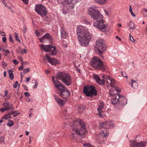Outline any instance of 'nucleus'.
I'll use <instances>...</instances> for the list:
<instances>
[{"label":"nucleus","instance_id":"nucleus-28","mask_svg":"<svg viewBox=\"0 0 147 147\" xmlns=\"http://www.w3.org/2000/svg\"><path fill=\"white\" fill-rule=\"evenodd\" d=\"M80 120L79 119H77L73 121V124L71 125V126H77L79 124L80 122Z\"/></svg>","mask_w":147,"mask_h":147},{"label":"nucleus","instance_id":"nucleus-54","mask_svg":"<svg viewBox=\"0 0 147 147\" xmlns=\"http://www.w3.org/2000/svg\"><path fill=\"white\" fill-rule=\"evenodd\" d=\"M7 111V110L5 108H2L0 109V111L2 112H3L5 111Z\"/></svg>","mask_w":147,"mask_h":147},{"label":"nucleus","instance_id":"nucleus-4","mask_svg":"<svg viewBox=\"0 0 147 147\" xmlns=\"http://www.w3.org/2000/svg\"><path fill=\"white\" fill-rule=\"evenodd\" d=\"M94 77L96 82L98 84L102 85L105 83L106 84L107 86H110L112 87L114 86L115 81L110 76L104 77L103 80H101L98 76L97 75H94Z\"/></svg>","mask_w":147,"mask_h":147},{"label":"nucleus","instance_id":"nucleus-22","mask_svg":"<svg viewBox=\"0 0 147 147\" xmlns=\"http://www.w3.org/2000/svg\"><path fill=\"white\" fill-rule=\"evenodd\" d=\"M81 0H64L65 3L67 4H72L73 5L75 4L77 2Z\"/></svg>","mask_w":147,"mask_h":147},{"label":"nucleus","instance_id":"nucleus-42","mask_svg":"<svg viewBox=\"0 0 147 147\" xmlns=\"http://www.w3.org/2000/svg\"><path fill=\"white\" fill-rule=\"evenodd\" d=\"M16 51L17 52V53H19L20 52H20H21V53H22V54L23 53V51L20 48L16 50Z\"/></svg>","mask_w":147,"mask_h":147},{"label":"nucleus","instance_id":"nucleus-34","mask_svg":"<svg viewBox=\"0 0 147 147\" xmlns=\"http://www.w3.org/2000/svg\"><path fill=\"white\" fill-rule=\"evenodd\" d=\"M109 94L111 96H114V95H116L117 94H115V93H114V91L113 90L110 89L109 92Z\"/></svg>","mask_w":147,"mask_h":147},{"label":"nucleus","instance_id":"nucleus-58","mask_svg":"<svg viewBox=\"0 0 147 147\" xmlns=\"http://www.w3.org/2000/svg\"><path fill=\"white\" fill-rule=\"evenodd\" d=\"M22 1L26 4H28V0H22Z\"/></svg>","mask_w":147,"mask_h":147},{"label":"nucleus","instance_id":"nucleus-9","mask_svg":"<svg viewBox=\"0 0 147 147\" xmlns=\"http://www.w3.org/2000/svg\"><path fill=\"white\" fill-rule=\"evenodd\" d=\"M35 10L42 17L45 16L47 14L46 8L41 4L36 5L35 7Z\"/></svg>","mask_w":147,"mask_h":147},{"label":"nucleus","instance_id":"nucleus-11","mask_svg":"<svg viewBox=\"0 0 147 147\" xmlns=\"http://www.w3.org/2000/svg\"><path fill=\"white\" fill-rule=\"evenodd\" d=\"M115 125L112 120H107L102 123H100L99 127L102 128L105 127V129H107V127L113 128L114 127Z\"/></svg>","mask_w":147,"mask_h":147},{"label":"nucleus","instance_id":"nucleus-27","mask_svg":"<svg viewBox=\"0 0 147 147\" xmlns=\"http://www.w3.org/2000/svg\"><path fill=\"white\" fill-rule=\"evenodd\" d=\"M10 115H11V112H9L7 114L5 115L2 118L6 120H7L9 119H11V116H10Z\"/></svg>","mask_w":147,"mask_h":147},{"label":"nucleus","instance_id":"nucleus-3","mask_svg":"<svg viewBox=\"0 0 147 147\" xmlns=\"http://www.w3.org/2000/svg\"><path fill=\"white\" fill-rule=\"evenodd\" d=\"M56 77L67 86H70L72 84L71 76L68 73L60 72L57 74Z\"/></svg>","mask_w":147,"mask_h":147},{"label":"nucleus","instance_id":"nucleus-40","mask_svg":"<svg viewBox=\"0 0 147 147\" xmlns=\"http://www.w3.org/2000/svg\"><path fill=\"white\" fill-rule=\"evenodd\" d=\"M24 74H26L30 71V69L29 68H27L24 69Z\"/></svg>","mask_w":147,"mask_h":147},{"label":"nucleus","instance_id":"nucleus-24","mask_svg":"<svg viewBox=\"0 0 147 147\" xmlns=\"http://www.w3.org/2000/svg\"><path fill=\"white\" fill-rule=\"evenodd\" d=\"M108 134V133H107L106 131H103L99 134V135L100 136V137L103 138L107 136Z\"/></svg>","mask_w":147,"mask_h":147},{"label":"nucleus","instance_id":"nucleus-14","mask_svg":"<svg viewBox=\"0 0 147 147\" xmlns=\"http://www.w3.org/2000/svg\"><path fill=\"white\" fill-rule=\"evenodd\" d=\"M59 94L61 98L63 99H66L69 96L70 92L67 88H65L64 90L60 92Z\"/></svg>","mask_w":147,"mask_h":147},{"label":"nucleus","instance_id":"nucleus-35","mask_svg":"<svg viewBox=\"0 0 147 147\" xmlns=\"http://www.w3.org/2000/svg\"><path fill=\"white\" fill-rule=\"evenodd\" d=\"M3 51L4 52V55L5 56H6L9 53V51L8 50L3 49Z\"/></svg>","mask_w":147,"mask_h":147},{"label":"nucleus","instance_id":"nucleus-53","mask_svg":"<svg viewBox=\"0 0 147 147\" xmlns=\"http://www.w3.org/2000/svg\"><path fill=\"white\" fill-rule=\"evenodd\" d=\"M115 90L117 92H120L121 91L120 89L118 88L117 87H115Z\"/></svg>","mask_w":147,"mask_h":147},{"label":"nucleus","instance_id":"nucleus-17","mask_svg":"<svg viewBox=\"0 0 147 147\" xmlns=\"http://www.w3.org/2000/svg\"><path fill=\"white\" fill-rule=\"evenodd\" d=\"M53 96L55 101L59 105L61 106L64 105V101L59 98L58 96L55 94H54L53 95Z\"/></svg>","mask_w":147,"mask_h":147},{"label":"nucleus","instance_id":"nucleus-56","mask_svg":"<svg viewBox=\"0 0 147 147\" xmlns=\"http://www.w3.org/2000/svg\"><path fill=\"white\" fill-rule=\"evenodd\" d=\"M123 76L124 77L126 78H127V76L126 74L125 73H123V72H121Z\"/></svg>","mask_w":147,"mask_h":147},{"label":"nucleus","instance_id":"nucleus-55","mask_svg":"<svg viewBox=\"0 0 147 147\" xmlns=\"http://www.w3.org/2000/svg\"><path fill=\"white\" fill-rule=\"evenodd\" d=\"M13 62L14 63V64L16 65L19 63V62L16 59H14L13 60Z\"/></svg>","mask_w":147,"mask_h":147},{"label":"nucleus","instance_id":"nucleus-39","mask_svg":"<svg viewBox=\"0 0 147 147\" xmlns=\"http://www.w3.org/2000/svg\"><path fill=\"white\" fill-rule=\"evenodd\" d=\"M104 108V105L103 104H101L97 108L98 111H101V110L103 109Z\"/></svg>","mask_w":147,"mask_h":147},{"label":"nucleus","instance_id":"nucleus-64","mask_svg":"<svg viewBox=\"0 0 147 147\" xmlns=\"http://www.w3.org/2000/svg\"><path fill=\"white\" fill-rule=\"evenodd\" d=\"M98 115L100 117H102L101 114V111H98Z\"/></svg>","mask_w":147,"mask_h":147},{"label":"nucleus","instance_id":"nucleus-31","mask_svg":"<svg viewBox=\"0 0 147 147\" xmlns=\"http://www.w3.org/2000/svg\"><path fill=\"white\" fill-rule=\"evenodd\" d=\"M97 141L98 143L100 144H101L104 142L103 138H102V137H101L100 138L97 139Z\"/></svg>","mask_w":147,"mask_h":147},{"label":"nucleus","instance_id":"nucleus-61","mask_svg":"<svg viewBox=\"0 0 147 147\" xmlns=\"http://www.w3.org/2000/svg\"><path fill=\"white\" fill-rule=\"evenodd\" d=\"M104 11H105V14L106 15H107L108 16H109V13L108 11L105 10Z\"/></svg>","mask_w":147,"mask_h":147},{"label":"nucleus","instance_id":"nucleus-2","mask_svg":"<svg viewBox=\"0 0 147 147\" xmlns=\"http://www.w3.org/2000/svg\"><path fill=\"white\" fill-rule=\"evenodd\" d=\"M76 30L78 40L80 45L84 47L88 46L92 35L87 30V28L82 26H78Z\"/></svg>","mask_w":147,"mask_h":147},{"label":"nucleus","instance_id":"nucleus-29","mask_svg":"<svg viewBox=\"0 0 147 147\" xmlns=\"http://www.w3.org/2000/svg\"><path fill=\"white\" fill-rule=\"evenodd\" d=\"M95 1L98 4H103L105 3L106 0H95Z\"/></svg>","mask_w":147,"mask_h":147},{"label":"nucleus","instance_id":"nucleus-43","mask_svg":"<svg viewBox=\"0 0 147 147\" xmlns=\"http://www.w3.org/2000/svg\"><path fill=\"white\" fill-rule=\"evenodd\" d=\"M4 138L3 137H1L0 138V143H4Z\"/></svg>","mask_w":147,"mask_h":147},{"label":"nucleus","instance_id":"nucleus-52","mask_svg":"<svg viewBox=\"0 0 147 147\" xmlns=\"http://www.w3.org/2000/svg\"><path fill=\"white\" fill-rule=\"evenodd\" d=\"M4 36V37L2 38V41L3 42H5L7 40V39L6 38V36Z\"/></svg>","mask_w":147,"mask_h":147},{"label":"nucleus","instance_id":"nucleus-7","mask_svg":"<svg viewBox=\"0 0 147 147\" xmlns=\"http://www.w3.org/2000/svg\"><path fill=\"white\" fill-rule=\"evenodd\" d=\"M40 47L46 52L51 51L50 54L51 55H56L58 52L55 46H52L51 45H45L42 44L40 45Z\"/></svg>","mask_w":147,"mask_h":147},{"label":"nucleus","instance_id":"nucleus-48","mask_svg":"<svg viewBox=\"0 0 147 147\" xmlns=\"http://www.w3.org/2000/svg\"><path fill=\"white\" fill-rule=\"evenodd\" d=\"M38 83L36 80V82H35V85H34L33 86V88H37V86L38 85Z\"/></svg>","mask_w":147,"mask_h":147},{"label":"nucleus","instance_id":"nucleus-23","mask_svg":"<svg viewBox=\"0 0 147 147\" xmlns=\"http://www.w3.org/2000/svg\"><path fill=\"white\" fill-rule=\"evenodd\" d=\"M135 25L134 24L133 22H130L128 26L129 27V28L130 31L131 30L133 31L135 29V28L134 27Z\"/></svg>","mask_w":147,"mask_h":147},{"label":"nucleus","instance_id":"nucleus-16","mask_svg":"<svg viewBox=\"0 0 147 147\" xmlns=\"http://www.w3.org/2000/svg\"><path fill=\"white\" fill-rule=\"evenodd\" d=\"M118 97L119 98V101H120V102L119 103L120 105L123 106L127 104V100L125 97L121 95L118 96Z\"/></svg>","mask_w":147,"mask_h":147},{"label":"nucleus","instance_id":"nucleus-10","mask_svg":"<svg viewBox=\"0 0 147 147\" xmlns=\"http://www.w3.org/2000/svg\"><path fill=\"white\" fill-rule=\"evenodd\" d=\"M87 132L86 129H73L71 135L73 139H77L76 134L80 136H84Z\"/></svg>","mask_w":147,"mask_h":147},{"label":"nucleus","instance_id":"nucleus-1","mask_svg":"<svg viewBox=\"0 0 147 147\" xmlns=\"http://www.w3.org/2000/svg\"><path fill=\"white\" fill-rule=\"evenodd\" d=\"M88 13L90 16L91 18L95 20H97L99 19H101L93 23V25L94 27L102 30L105 29L108 26L107 24H104L105 21L102 19L103 16L101 14L98 9L93 7H90L88 9Z\"/></svg>","mask_w":147,"mask_h":147},{"label":"nucleus","instance_id":"nucleus-37","mask_svg":"<svg viewBox=\"0 0 147 147\" xmlns=\"http://www.w3.org/2000/svg\"><path fill=\"white\" fill-rule=\"evenodd\" d=\"M83 145L84 147H94L89 143L83 144Z\"/></svg>","mask_w":147,"mask_h":147},{"label":"nucleus","instance_id":"nucleus-62","mask_svg":"<svg viewBox=\"0 0 147 147\" xmlns=\"http://www.w3.org/2000/svg\"><path fill=\"white\" fill-rule=\"evenodd\" d=\"M17 111H12L11 112V115H12L14 113H16Z\"/></svg>","mask_w":147,"mask_h":147},{"label":"nucleus","instance_id":"nucleus-19","mask_svg":"<svg viewBox=\"0 0 147 147\" xmlns=\"http://www.w3.org/2000/svg\"><path fill=\"white\" fill-rule=\"evenodd\" d=\"M55 86L57 88L59 89L60 92L64 90H65V88H67L64 86L60 82H58V83Z\"/></svg>","mask_w":147,"mask_h":147},{"label":"nucleus","instance_id":"nucleus-47","mask_svg":"<svg viewBox=\"0 0 147 147\" xmlns=\"http://www.w3.org/2000/svg\"><path fill=\"white\" fill-rule=\"evenodd\" d=\"M68 125L67 124L63 123L62 124V126L63 128H67L68 127L67 126Z\"/></svg>","mask_w":147,"mask_h":147},{"label":"nucleus","instance_id":"nucleus-45","mask_svg":"<svg viewBox=\"0 0 147 147\" xmlns=\"http://www.w3.org/2000/svg\"><path fill=\"white\" fill-rule=\"evenodd\" d=\"M35 33L37 36L38 37L40 36V33L37 30H35Z\"/></svg>","mask_w":147,"mask_h":147},{"label":"nucleus","instance_id":"nucleus-41","mask_svg":"<svg viewBox=\"0 0 147 147\" xmlns=\"http://www.w3.org/2000/svg\"><path fill=\"white\" fill-rule=\"evenodd\" d=\"M1 65H2L4 69H5V68L7 66V64L5 62L3 61L1 63Z\"/></svg>","mask_w":147,"mask_h":147},{"label":"nucleus","instance_id":"nucleus-44","mask_svg":"<svg viewBox=\"0 0 147 147\" xmlns=\"http://www.w3.org/2000/svg\"><path fill=\"white\" fill-rule=\"evenodd\" d=\"M9 41L11 42H13V40L12 38V37L10 35H9Z\"/></svg>","mask_w":147,"mask_h":147},{"label":"nucleus","instance_id":"nucleus-20","mask_svg":"<svg viewBox=\"0 0 147 147\" xmlns=\"http://www.w3.org/2000/svg\"><path fill=\"white\" fill-rule=\"evenodd\" d=\"M61 38L64 39L66 38L67 34L65 31L64 27H62L61 28Z\"/></svg>","mask_w":147,"mask_h":147},{"label":"nucleus","instance_id":"nucleus-32","mask_svg":"<svg viewBox=\"0 0 147 147\" xmlns=\"http://www.w3.org/2000/svg\"><path fill=\"white\" fill-rule=\"evenodd\" d=\"M14 37L15 38V39L16 40L18 41L19 42H20V40L18 38V35L16 33H15L14 34Z\"/></svg>","mask_w":147,"mask_h":147},{"label":"nucleus","instance_id":"nucleus-18","mask_svg":"<svg viewBox=\"0 0 147 147\" xmlns=\"http://www.w3.org/2000/svg\"><path fill=\"white\" fill-rule=\"evenodd\" d=\"M118 96H120L118 94L116 95H114L112 98L111 99V102L112 104L116 105L119 102V99Z\"/></svg>","mask_w":147,"mask_h":147},{"label":"nucleus","instance_id":"nucleus-21","mask_svg":"<svg viewBox=\"0 0 147 147\" xmlns=\"http://www.w3.org/2000/svg\"><path fill=\"white\" fill-rule=\"evenodd\" d=\"M4 107L7 110V111H9V110L11 109L12 110H13V107L12 104H10L9 103L5 102L3 104Z\"/></svg>","mask_w":147,"mask_h":147},{"label":"nucleus","instance_id":"nucleus-26","mask_svg":"<svg viewBox=\"0 0 147 147\" xmlns=\"http://www.w3.org/2000/svg\"><path fill=\"white\" fill-rule=\"evenodd\" d=\"M79 125L81 126L82 129H85L86 128V124L85 123L81 120H80Z\"/></svg>","mask_w":147,"mask_h":147},{"label":"nucleus","instance_id":"nucleus-36","mask_svg":"<svg viewBox=\"0 0 147 147\" xmlns=\"http://www.w3.org/2000/svg\"><path fill=\"white\" fill-rule=\"evenodd\" d=\"M52 81L55 86L59 82L58 81H57V80H55L54 76L53 77H52Z\"/></svg>","mask_w":147,"mask_h":147},{"label":"nucleus","instance_id":"nucleus-60","mask_svg":"<svg viewBox=\"0 0 147 147\" xmlns=\"http://www.w3.org/2000/svg\"><path fill=\"white\" fill-rule=\"evenodd\" d=\"M30 79L31 78L30 77L27 78L26 79V82H29L30 81Z\"/></svg>","mask_w":147,"mask_h":147},{"label":"nucleus","instance_id":"nucleus-8","mask_svg":"<svg viewBox=\"0 0 147 147\" xmlns=\"http://www.w3.org/2000/svg\"><path fill=\"white\" fill-rule=\"evenodd\" d=\"M83 93L88 96H92V95L96 96L97 94L95 87L92 86L84 87Z\"/></svg>","mask_w":147,"mask_h":147},{"label":"nucleus","instance_id":"nucleus-38","mask_svg":"<svg viewBox=\"0 0 147 147\" xmlns=\"http://www.w3.org/2000/svg\"><path fill=\"white\" fill-rule=\"evenodd\" d=\"M13 122L11 120H10L9 121V122L7 123V125L10 127H11L13 125Z\"/></svg>","mask_w":147,"mask_h":147},{"label":"nucleus","instance_id":"nucleus-13","mask_svg":"<svg viewBox=\"0 0 147 147\" xmlns=\"http://www.w3.org/2000/svg\"><path fill=\"white\" fill-rule=\"evenodd\" d=\"M131 144L130 147H145L146 143L145 142H141L139 143H137L135 141L129 140Z\"/></svg>","mask_w":147,"mask_h":147},{"label":"nucleus","instance_id":"nucleus-63","mask_svg":"<svg viewBox=\"0 0 147 147\" xmlns=\"http://www.w3.org/2000/svg\"><path fill=\"white\" fill-rule=\"evenodd\" d=\"M84 22L85 23L87 24H90V23L89 22H88V21L86 20H84Z\"/></svg>","mask_w":147,"mask_h":147},{"label":"nucleus","instance_id":"nucleus-49","mask_svg":"<svg viewBox=\"0 0 147 147\" xmlns=\"http://www.w3.org/2000/svg\"><path fill=\"white\" fill-rule=\"evenodd\" d=\"M18 81H16L15 82V84H14V85H13V87L14 88H16L17 87V86H18Z\"/></svg>","mask_w":147,"mask_h":147},{"label":"nucleus","instance_id":"nucleus-33","mask_svg":"<svg viewBox=\"0 0 147 147\" xmlns=\"http://www.w3.org/2000/svg\"><path fill=\"white\" fill-rule=\"evenodd\" d=\"M22 32L24 34L26 33L27 31V27L25 25H24L23 27V29H22Z\"/></svg>","mask_w":147,"mask_h":147},{"label":"nucleus","instance_id":"nucleus-51","mask_svg":"<svg viewBox=\"0 0 147 147\" xmlns=\"http://www.w3.org/2000/svg\"><path fill=\"white\" fill-rule=\"evenodd\" d=\"M24 95L26 97H28L30 96V93L29 92H26L24 93Z\"/></svg>","mask_w":147,"mask_h":147},{"label":"nucleus","instance_id":"nucleus-30","mask_svg":"<svg viewBox=\"0 0 147 147\" xmlns=\"http://www.w3.org/2000/svg\"><path fill=\"white\" fill-rule=\"evenodd\" d=\"M12 71V70H10L9 71V78L11 80H12L13 78V73L12 72H10V71Z\"/></svg>","mask_w":147,"mask_h":147},{"label":"nucleus","instance_id":"nucleus-46","mask_svg":"<svg viewBox=\"0 0 147 147\" xmlns=\"http://www.w3.org/2000/svg\"><path fill=\"white\" fill-rule=\"evenodd\" d=\"M129 36L130 40L132 42H134V39L133 38V37L131 36V34H129Z\"/></svg>","mask_w":147,"mask_h":147},{"label":"nucleus","instance_id":"nucleus-50","mask_svg":"<svg viewBox=\"0 0 147 147\" xmlns=\"http://www.w3.org/2000/svg\"><path fill=\"white\" fill-rule=\"evenodd\" d=\"M0 34H1L2 36H6L5 34L3 31H0Z\"/></svg>","mask_w":147,"mask_h":147},{"label":"nucleus","instance_id":"nucleus-6","mask_svg":"<svg viewBox=\"0 0 147 147\" xmlns=\"http://www.w3.org/2000/svg\"><path fill=\"white\" fill-rule=\"evenodd\" d=\"M95 52L99 54L102 53L106 50V46L103 40L99 39L96 42Z\"/></svg>","mask_w":147,"mask_h":147},{"label":"nucleus","instance_id":"nucleus-59","mask_svg":"<svg viewBox=\"0 0 147 147\" xmlns=\"http://www.w3.org/2000/svg\"><path fill=\"white\" fill-rule=\"evenodd\" d=\"M115 38L117 39H118L120 41H121V38H119V36H116Z\"/></svg>","mask_w":147,"mask_h":147},{"label":"nucleus","instance_id":"nucleus-15","mask_svg":"<svg viewBox=\"0 0 147 147\" xmlns=\"http://www.w3.org/2000/svg\"><path fill=\"white\" fill-rule=\"evenodd\" d=\"M45 57L49 62L52 65H56L59 63V61L57 59L55 58L51 57L48 54L46 55Z\"/></svg>","mask_w":147,"mask_h":147},{"label":"nucleus","instance_id":"nucleus-5","mask_svg":"<svg viewBox=\"0 0 147 147\" xmlns=\"http://www.w3.org/2000/svg\"><path fill=\"white\" fill-rule=\"evenodd\" d=\"M91 65L96 70L105 71L106 66H105L102 61L97 57L94 56L91 59L90 62Z\"/></svg>","mask_w":147,"mask_h":147},{"label":"nucleus","instance_id":"nucleus-57","mask_svg":"<svg viewBox=\"0 0 147 147\" xmlns=\"http://www.w3.org/2000/svg\"><path fill=\"white\" fill-rule=\"evenodd\" d=\"M5 95L3 96V97H5L6 96L7 94L8 93V90H5L4 91Z\"/></svg>","mask_w":147,"mask_h":147},{"label":"nucleus","instance_id":"nucleus-12","mask_svg":"<svg viewBox=\"0 0 147 147\" xmlns=\"http://www.w3.org/2000/svg\"><path fill=\"white\" fill-rule=\"evenodd\" d=\"M39 39L42 43H45L48 41L50 43H51L53 41L52 37L48 33L45 34L42 37L39 38Z\"/></svg>","mask_w":147,"mask_h":147},{"label":"nucleus","instance_id":"nucleus-25","mask_svg":"<svg viewBox=\"0 0 147 147\" xmlns=\"http://www.w3.org/2000/svg\"><path fill=\"white\" fill-rule=\"evenodd\" d=\"M131 86L132 87L134 88H136L138 86V84L133 79L131 80Z\"/></svg>","mask_w":147,"mask_h":147}]
</instances>
